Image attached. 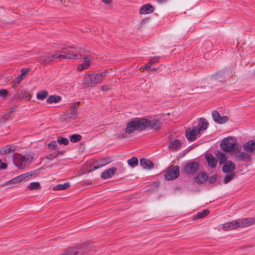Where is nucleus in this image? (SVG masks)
<instances>
[{"label": "nucleus", "instance_id": "4d7b16f0", "mask_svg": "<svg viewBox=\"0 0 255 255\" xmlns=\"http://www.w3.org/2000/svg\"><path fill=\"white\" fill-rule=\"evenodd\" d=\"M102 1L106 4H110L111 3V0H102Z\"/></svg>", "mask_w": 255, "mask_h": 255}, {"label": "nucleus", "instance_id": "680f3d73", "mask_svg": "<svg viewBox=\"0 0 255 255\" xmlns=\"http://www.w3.org/2000/svg\"><path fill=\"white\" fill-rule=\"evenodd\" d=\"M58 153L62 154V151H58Z\"/></svg>", "mask_w": 255, "mask_h": 255}, {"label": "nucleus", "instance_id": "f8f14e48", "mask_svg": "<svg viewBox=\"0 0 255 255\" xmlns=\"http://www.w3.org/2000/svg\"><path fill=\"white\" fill-rule=\"evenodd\" d=\"M236 169V164L231 160H227L223 165L222 170L225 173H234Z\"/></svg>", "mask_w": 255, "mask_h": 255}, {"label": "nucleus", "instance_id": "8fccbe9b", "mask_svg": "<svg viewBox=\"0 0 255 255\" xmlns=\"http://www.w3.org/2000/svg\"><path fill=\"white\" fill-rule=\"evenodd\" d=\"M17 106L16 105H14L12 107H11L10 108H9L8 109V111L7 112V113L8 114V115H11V114L15 111V110H16V109L17 108Z\"/></svg>", "mask_w": 255, "mask_h": 255}, {"label": "nucleus", "instance_id": "4be33fe9", "mask_svg": "<svg viewBox=\"0 0 255 255\" xmlns=\"http://www.w3.org/2000/svg\"><path fill=\"white\" fill-rule=\"evenodd\" d=\"M79 107V103H73L70 108V118L76 119L77 118V110Z\"/></svg>", "mask_w": 255, "mask_h": 255}, {"label": "nucleus", "instance_id": "ddd939ff", "mask_svg": "<svg viewBox=\"0 0 255 255\" xmlns=\"http://www.w3.org/2000/svg\"><path fill=\"white\" fill-rule=\"evenodd\" d=\"M243 149L248 153L255 152V140H250L243 145Z\"/></svg>", "mask_w": 255, "mask_h": 255}, {"label": "nucleus", "instance_id": "c03bdc74", "mask_svg": "<svg viewBox=\"0 0 255 255\" xmlns=\"http://www.w3.org/2000/svg\"><path fill=\"white\" fill-rule=\"evenodd\" d=\"M160 58V56L153 57L151 58H150L149 62H150V63H151L152 65L155 63L158 62Z\"/></svg>", "mask_w": 255, "mask_h": 255}, {"label": "nucleus", "instance_id": "603ef678", "mask_svg": "<svg viewBox=\"0 0 255 255\" xmlns=\"http://www.w3.org/2000/svg\"><path fill=\"white\" fill-rule=\"evenodd\" d=\"M151 65H152V64L151 63H150L149 62H148L145 65L144 69L146 70L150 71V70L151 69Z\"/></svg>", "mask_w": 255, "mask_h": 255}, {"label": "nucleus", "instance_id": "cd10ccee", "mask_svg": "<svg viewBox=\"0 0 255 255\" xmlns=\"http://www.w3.org/2000/svg\"><path fill=\"white\" fill-rule=\"evenodd\" d=\"M62 100L61 96L58 95H51L47 99L46 102L48 104L57 103L60 102Z\"/></svg>", "mask_w": 255, "mask_h": 255}, {"label": "nucleus", "instance_id": "09e8293b", "mask_svg": "<svg viewBox=\"0 0 255 255\" xmlns=\"http://www.w3.org/2000/svg\"><path fill=\"white\" fill-rule=\"evenodd\" d=\"M57 156V154L55 153H50L47 155L46 158L48 159V160H51L53 159L54 158H56Z\"/></svg>", "mask_w": 255, "mask_h": 255}, {"label": "nucleus", "instance_id": "20e7f679", "mask_svg": "<svg viewBox=\"0 0 255 255\" xmlns=\"http://www.w3.org/2000/svg\"><path fill=\"white\" fill-rule=\"evenodd\" d=\"M33 158V156L28 153L22 155L20 153H15L13 158L14 165L18 168L23 169L26 167L27 162H31Z\"/></svg>", "mask_w": 255, "mask_h": 255}, {"label": "nucleus", "instance_id": "a878e982", "mask_svg": "<svg viewBox=\"0 0 255 255\" xmlns=\"http://www.w3.org/2000/svg\"><path fill=\"white\" fill-rule=\"evenodd\" d=\"M216 156L219 160L220 164H224L226 161H227V157L225 154L222 151H217L216 153Z\"/></svg>", "mask_w": 255, "mask_h": 255}, {"label": "nucleus", "instance_id": "c9c22d12", "mask_svg": "<svg viewBox=\"0 0 255 255\" xmlns=\"http://www.w3.org/2000/svg\"><path fill=\"white\" fill-rule=\"evenodd\" d=\"M229 174L224 177L223 182L225 184L230 182L236 176V173H228Z\"/></svg>", "mask_w": 255, "mask_h": 255}, {"label": "nucleus", "instance_id": "2eb2a0df", "mask_svg": "<svg viewBox=\"0 0 255 255\" xmlns=\"http://www.w3.org/2000/svg\"><path fill=\"white\" fill-rule=\"evenodd\" d=\"M117 169L116 167H111L101 173V177L103 179H107L111 178L114 175L117 171Z\"/></svg>", "mask_w": 255, "mask_h": 255}, {"label": "nucleus", "instance_id": "2f4dec72", "mask_svg": "<svg viewBox=\"0 0 255 255\" xmlns=\"http://www.w3.org/2000/svg\"><path fill=\"white\" fill-rule=\"evenodd\" d=\"M23 180H24V177H23V176L22 175V174H21V175H18V176L11 179V180H9L7 182V184H16V183H18Z\"/></svg>", "mask_w": 255, "mask_h": 255}, {"label": "nucleus", "instance_id": "f257e3e1", "mask_svg": "<svg viewBox=\"0 0 255 255\" xmlns=\"http://www.w3.org/2000/svg\"><path fill=\"white\" fill-rule=\"evenodd\" d=\"M143 118H134L128 120L125 129H123L120 133H118L117 135L119 138H127L128 135L133 133L135 131L144 130Z\"/></svg>", "mask_w": 255, "mask_h": 255}, {"label": "nucleus", "instance_id": "e2e57ef3", "mask_svg": "<svg viewBox=\"0 0 255 255\" xmlns=\"http://www.w3.org/2000/svg\"><path fill=\"white\" fill-rule=\"evenodd\" d=\"M143 22H146V20H145V19H143Z\"/></svg>", "mask_w": 255, "mask_h": 255}, {"label": "nucleus", "instance_id": "6e6552de", "mask_svg": "<svg viewBox=\"0 0 255 255\" xmlns=\"http://www.w3.org/2000/svg\"><path fill=\"white\" fill-rule=\"evenodd\" d=\"M199 164L195 161L188 162L184 167L183 171L187 174H194L198 169Z\"/></svg>", "mask_w": 255, "mask_h": 255}, {"label": "nucleus", "instance_id": "37998d69", "mask_svg": "<svg viewBox=\"0 0 255 255\" xmlns=\"http://www.w3.org/2000/svg\"><path fill=\"white\" fill-rule=\"evenodd\" d=\"M48 147L51 149H55L57 147V141L55 140H52L48 143Z\"/></svg>", "mask_w": 255, "mask_h": 255}, {"label": "nucleus", "instance_id": "0e129e2a", "mask_svg": "<svg viewBox=\"0 0 255 255\" xmlns=\"http://www.w3.org/2000/svg\"><path fill=\"white\" fill-rule=\"evenodd\" d=\"M143 22H146V20H145V19H143Z\"/></svg>", "mask_w": 255, "mask_h": 255}, {"label": "nucleus", "instance_id": "5fc2aeb1", "mask_svg": "<svg viewBox=\"0 0 255 255\" xmlns=\"http://www.w3.org/2000/svg\"><path fill=\"white\" fill-rule=\"evenodd\" d=\"M50 58H51V59L52 61L53 62V60H54V59H56V58H59L58 54H52V55L50 56Z\"/></svg>", "mask_w": 255, "mask_h": 255}, {"label": "nucleus", "instance_id": "f704fd0d", "mask_svg": "<svg viewBox=\"0 0 255 255\" xmlns=\"http://www.w3.org/2000/svg\"><path fill=\"white\" fill-rule=\"evenodd\" d=\"M48 95V92L46 90H43L37 93L36 97L38 100H43L47 97Z\"/></svg>", "mask_w": 255, "mask_h": 255}, {"label": "nucleus", "instance_id": "c756f323", "mask_svg": "<svg viewBox=\"0 0 255 255\" xmlns=\"http://www.w3.org/2000/svg\"><path fill=\"white\" fill-rule=\"evenodd\" d=\"M38 60L43 65L49 64L52 63L50 56H42L39 57Z\"/></svg>", "mask_w": 255, "mask_h": 255}, {"label": "nucleus", "instance_id": "f3484780", "mask_svg": "<svg viewBox=\"0 0 255 255\" xmlns=\"http://www.w3.org/2000/svg\"><path fill=\"white\" fill-rule=\"evenodd\" d=\"M226 75V70H222L217 72L216 73L212 75L211 76L212 79L215 80H218L219 81H221L222 82H225L226 81L225 78Z\"/></svg>", "mask_w": 255, "mask_h": 255}, {"label": "nucleus", "instance_id": "a19ab883", "mask_svg": "<svg viewBox=\"0 0 255 255\" xmlns=\"http://www.w3.org/2000/svg\"><path fill=\"white\" fill-rule=\"evenodd\" d=\"M37 173L36 170L32 171L30 172H28L25 174H22V175L23 176L24 180H27L29 178V177H31L33 175Z\"/></svg>", "mask_w": 255, "mask_h": 255}, {"label": "nucleus", "instance_id": "ea45409f", "mask_svg": "<svg viewBox=\"0 0 255 255\" xmlns=\"http://www.w3.org/2000/svg\"><path fill=\"white\" fill-rule=\"evenodd\" d=\"M40 184L38 182H32L28 186V188L31 190L40 189Z\"/></svg>", "mask_w": 255, "mask_h": 255}, {"label": "nucleus", "instance_id": "bf43d9fd", "mask_svg": "<svg viewBox=\"0 0 255 255\" xmlns=\"http://www.w3.org/2000/svg\"><path fill=\"white\" fill-rule=\"evenodd\" d=\"M102 90H105V91H107L108 90V87L107 86H102V88H101Z\"/></svg>", "mask_w": 255, "mask_h": 255}, {"label": "nucleus", "instance_id": "5701e85b", "mask_svg": "<svg viewBox=\"0 0 255 255\" xmlns=\"http://www.w3.org/2000/svg\"><path fill=\"white\" fill-rule=\"evenodd\" d=\"M236 159L240 161H251L252 156L248 152H241L235 156Z\"/></svg>", "mask_w": 255, "mask_h": 255}, {"label": "nucleus", "instance_id": "864d4df0", "mask_svg": "<svg viewBox=\"0 0 255 255\" xmlns=\"http://www.w3.org/2000/svg\"><path fill=\"white\" fill-rule=\"evenodd\" d=\"M29 70L28 69H22L21 74H20L23 77V75H26L28 72Z\"/></svg>", "mask_w": 255, "mask_h": 255}, {"label": "nucleus", "instance_id": "dca6fc26", "mask_svg": "<svg viewBox=\"0 0 255 255\" xmlns=\"http://www.w3.org/2000/svg\"><path fill=\"white\" fill-rule=\"evenodd\" d=\"M205 157L210 167L214 168L217 166L218 159L214 157L212 154L208 153L205 155Z\"/></svg>", "mask_w": 255, "mask_h": 255}, {"label": "nucleus", "instance_id": "4c0bfd02", "mask_svg": "<svg viewBox=\"0 0 255 255\" xmlns=\"http://www.w3.org/2000/svg\"><path fill=\"white\" fill-rule=\"evenodd\" d=\"M82 137L80 134H74L69 137V139L72 142H77L80 141Z\"/></svg>", "mask_w": 255, "mask_h": 255}, {"label": "nucleus", "instance_id": "412c9836", "mask_svg": "<svg viewBox=\"0 0 255 255\" xmlns=\"http://www.w3.org/2000/svg\"><path fill=\"white\" fill-rule=\"evenodd\" d=\"M208 179V175L205 172H202L195 178V181L198 184H203Z\"/></svg>", "mask_w": 255, "mask_h": 255}, {"label": "nucleus", "instance_id": "423d86ee", "mask_svg": "<svg viewBox=\"0 0 255 255\" xmlns=\"http://www.w3.org/2000/svg\"><path fill=\"white\" fill-rule=\"evenodd\" d=\"M165 178L167 180H173L178 177L180 174V168L178 165H171L165 170Z\"/></svg>", "mask_w": 255, "mask_h": 255}, {"label": "nucleus", "instance_id": "a211bd4d", "mask_svg": "<svg viewBox=\"0 0 255 255\" xmlns=\"http://www.w3.org/2000/svg\"><path fill=\"white\" fill-rule=\"evenodd\" d=\"M154 10V7L150 3H147L142 6L139 10V13L140 14H150L152 13Z\"/></svg>", "mask_w": 255, "mask_h": 255}, {"label": "nucleus", "instance_id": "3c124183", "mask_svg": "<svg viewBox=\"0 0 255 255\" xmlns=\"http://www.w3.org/2000/svg\"><path fill=\"white\" fill-rule=\"evenodd\" d=\"M6 167V164L4 162H2L0 159V169H5Z\"/></svg>", "mask_w": 255, "mask_h": 255}, {"label": "nucleus", "instance_id": "9b49d317", "mask_svg": "<svg viewBox=\"0 0 255 255\" xmlns=\"http://www.w3.org/2000/svg\"><path fill=\"white\" fill-rule=\"evenodd\" d=\"M212 116L214 121L219 124H223L229 120V118L227 116H223L221 117L220 114L217 111H213L212 113Z\"/></svg>", "mask_w": 255, "mask_h": 255}, {"label": "nucleus", "instance_id": "e433bc0d", "mask_svg": "<svg viewBox=\"0 0 255 255\" xmlns=\"http://www.w3.org/2000/svg\"><path fill=\"white\" fill-rule=\"evenodd\" d=\"M128 163L131 167H134L138 165V161L136 157H133L128 160Z\"/></svg>", "mask_w": 255, "mask_h": 255}, {"label": "nucleus", "instance_id": "72a5a7b5", "mask_svg": "<svg viewBox=\"0 0 255 255\" xmlns=\"http://www.w3.org/2000/svg\"><path fill=\"white\" fill-rule=\"evenodd\" d=\"M70 187V183L69 182H66L64 183L63 184H58L56 186L53 187V189L54 191H58V190H62L67 189Z\"/></svg>", "mask_w": 255, "mask_h": 255}, {"label": "nucleus", "instance_id": "c85d7f7f", "mask_svg": "<svg viewBox=\"0 0 255 255\" xmlns=\"http://www.w3.org/2000/svg\"><path fill=\"white\" fill-rule=\"evenodd\" d=\"M181 146V143L179 139H175L172 141L169 145L168 147L172 150H176Z\"/></svg>", "mask_w": 255, "mask_h": 255}, {"label": "nucleus", "instance_id": "6ab92c4d", "mask_svg": "<svg viewBox=\"0 0 255 255\" xmlns=\"http://www.w3.org/2000/svg\"><path fill=\"white\" fill-rule=\"evenodd\" d=\"M209 126L208 121L204 118H201L199 120L197 127L198 132H200L202 130H206Z\"/></svg>", "mask_w": 255, "mask_h": 255}, {"label": "nucleus", "instance_id": "69168bd1", "mask_svg": "<svg viewBox=\"0 0 255 255\" xmlns=\"http://www.w3.org/2000/svg\"><path fill=\"white\" fill-rule=\"evenodd\" d=\"M230 75H229V74H228V75H227V77H230Z\"/></svg>", "mask_w": 255, "mask_h": 255}, {"label": "nucleus", "instance_id": "a18cd8bd", "mask_svg": "<svg viewBox=\"0 0 255 255\" xmlns=\"http://www.w3.org/2000/svg\"><path fill=\"white\" fill-rule=\"evenodd\" d=\"M8 93V91L6 89H2L0 90V96L2 98L6 97Z\"/></svg>", "mask_w": 255, "mask_h": 255}, {"label": "nucleus", "instance_id": "58836bf2", "mask_svg": "<svg viewBox=\"0 0 255 255\" xmlns=\"http://www.w3.org/2000/svg\"><path fill=\"white\" fill-rule=\"evenodd\" d=\"M58 143L60 144H63L64 145H67L69 144V141L68 138L59 136L57 140Z\"/></svg>", "mask_w": 255, "mask_h": 255}, {"label": "nucleus", "instance_id": "6e6d98bb", "mask_svg": "<svg viewBox=\"0 0 255 255\" xmlns=\"http://www.w3.org/2000/svg\"><path fill=\"white\" fill-rule=\"evenodd\" d=\"M10 116V115H8V114L7 113L6 114H5V115L3 116L2 118L4 120H7L9 118Z\"/></svg>", "mask_w": 255, "mask_h": 255}, {"label": "nucleus", "instance_id": "7c9ffc66", "mask_svg": "<svg viewBox=\"0 0 255 255\" xmlns=\"http://www.w3.org/2000/svg\"><path fill=\"white\" fill-rule=\"evenodd\" d=\"M15 150L14 146L11 145H7L3 147L0 150V153L1 154H5L11 151Z\"/></svg>", "mask_w": 255, "mask_h": 255}, {"label": "nucleus", "instance_id": "13d9d810", "mask_svg": "<svg viewBox=\"0 0 255 255\" xmlns=\"http://www.w3.org/2000/svg\"><path fill=\"white\" fill-rule=\"evenodd\" d=\"M158 2L160 3L167 2L168 0H156Z\"/></svg>", "mask_w": 255, "mask_h": 255}, {"label": "nucleus", "instance_id": "7ed1b4c3", "mask_svg": "<svg viewBox=\"0 0 255 255\" xmlns=\"http://www.w3.org/2000/svg\"><path fill=\"white\" fill-rule=\"evenodd\" d=\"M108 73V70L103 72L97 74H90L85 77L83 80V84L87 87H93L99 84L106 77Z\"/></svg>", "mask_w": 255, "mask_h": 255}, {"label": "nucleus", "instance_id": "aec40b11", "mask_svg": "<svg viewBox=\"0 0 255 255\" xmlns=\"http://www.w3.org/2000/svg\"><path fill=\"white\" fill-rule=\"evenodd\" d=\"M238 220L232 222H228L223 225V229L225 231L233 230L239 227L238 226Z\"/></svg>", "mask_w": 255, "mask_h": 255}, {"label": "nucleus", "instance_id": "de8ad7c7", "mask_svg": "<svg viewBox=\"0 0 255 255\" xmlns=\"http://www.w3.org/2000/svg\"><path fill=\"white\" fill-rule=\"evenodd\" d=\"M73 56H68L67 55H65L64 53H62L61 54H59L58 57L59 58H62V59H72Z\"/></svg>", "mask_w": 255, "mask_h": 255}, {"label": "nucleus", "instance_id": "0eeeda50", "mask_svg": "<svg viewBox=\"0 0 255 255\" xmlns=\"http://www.w3.org/2000/svg\"><path fill=\"white\" fill-rule=\"evenodd\" d=\"M143 119L145 130L148 128L155 131H158L160 129L162 123L160 119H154L152 120H149L145 118H143Z\"/></svg>", "mask_w": 255, "mask_h": 255}, {"label": "nucleus", "instance_id": "052dcab7", "mask_svg": "<svg viewBox=\"0 0 255 255\" xmlns=\"http://www.w3.org/2000/svg\"><path fill=\"white\" fill-rule=\"evenodd\" d=\"M153 70H156V69L155 68H152V69H150V71H153Z\"/></svg>", "mask_w": 255, "mask_h": 255}, {"label": "nucleus", "instance_id": "b1692460", "mask_svg": "<svg viewBox=\"0 0 255 255\" xmlns=\"http://www.w3.org/2000/svg\"><path fill=\"white\" fill-rule=\"evenodd\" d=\"M140 164L144 168L150 169L154 167V163L149 159L141 158L140 160Z\"/></svg>", "mask_w": 255, "mask_h": 255}, {"label": "nucleus", "instance_id": "f03ea898", "mask_svg": "<svg viewBox=\"0 0 255 255\" xmlns=\"http://www.w3.org/2000/svg\"><path fill=\"white\" fill-rule=\"evenodd\" d=\"M220 146L223 151L231 152L233 154L239 153L242 149V146L232 137L223 139L220 143Z\"/></svg>", "mask_w": 255, "mask_h": 255}, {"label": "nucleus", "instance_id": "473e14b6", "mask_svg": "<svg viewBox=\"0 0 255 255\" xmlns=\"http://www.w3.org/2000/svg\"><path fill=\"white\" fill-rule=\"evenodd\" d=\"M210 213V211L208 209H205L202 211L201 212H198L196 215L194 219L197 220L203 218L204 217L207 216Z\"/></svg>", "mask_w": 255, "mask_h": 255}, {"label": "nucleus", "instance_id": "49530a36", "mask_svg": "<svg viewBox=\"0 0 255 255\" xmlns=\"http://www.w3.org/2000/svg\"><path fill=\"white\" fill-rule=\"evenodd\" d=\"M217 180V175L214 174L211 176L209 178V183L211 184H213L215 183Z\"/></svg>", "mask_w": 255, "mask_h": 255}, {"label": "nucleus", "instance_id": "39448f33", "mask_svg": "<svg viewBox=\"0 0 255 255\" xmlns=\"http://www.w3.org/2000/svg\"><path fill=\"white\" fill-rule=\"evenodd\" d=\"M82 50L80 48H74L70 46L64 47L61 51H57L58 52L64 53L68 56H73L72 59H78V55L80 58L83 57Z\"/></svg>", "mask_w": 255, "mask_h": 255}, {"label": "nucleus", "instance_id": "9d476101", "mask_svg": "<svg viewBox=\"0 0 255 255\" xmlns=\"http://www.w3.org/2000/svg\"><path fill=\"white\" fill-rule=\"evenodd\" d=\"M240 228H247L255 224V217L247 218L238 220Z\"/></svg>", "mask_w": 255, "mask_h": 255}, {"label": "nucleus", "instance_id": "79ce46f5", "mask_svg": "<svg viewBox=\"0 0 255 255\" xmlns=\"http://www.w3.org/2000/svg\"><path fill=\"white\" fill-rule=\"evenodd\" d=\"M22 79L23 77L21 75H19L17 77H16L13 81V86H15L16 85L19 84L22 80Z\"/></svg>", "mask_w": 255, "mask_h": 255}, {"label": "nucleus", "instance_id": "4468645a", "mask_svg": "<svg viewBox=\"0 0 255 255\" xmlns=\"http://www.w3.org/2000/svg\"><path fill=\"white\" fill-rule=\"evenodd\" d=\"M31 98V95L26 90H22L19 93H17L15 96V99L20 100L29 101Z\"/></svg>", "mask_w": 255, "mask_h": 255}, {"label": "nucleus", "instance_id": "bb28decb", "mask_svg": "<svg viewBox=\"0 0 255 255\" xmlns=\"http://www.w3.org/2000/svg\"><path fill=\"white\" fill-rule=\"evenodd\" d=\"M83 59H84V62L80 64L78 67V70L79 71H82L84 70L87 69L89 66L90 65V60L86 58L85 56L83 55Z\"/></svg>", "mask_w": 255, "mask_h": 255}, {"label": "nucleus", "instance_id": "393cba45", "mask_svg": "<svg viewBox=\"0 0 255 255\" xmlns=\"http://www.w3.org/2000/svg\"><path fill=\"white\" fill-rule=\"evenodd\" d=\"M111 162V160L109 158H104L97 161L98 165H94L93 170H96L100 167L105 166Z\"/></svg>", "mask_w": 255, "mask_h": 255}, {"label": "nucleus", "instance_id": "1a4fd4ad", "mask_svg": "<svg viewBox=\"0 0 255 255\" xmlns=\"http://www.w3.org/2000/svg\"><path fill=\"white\" fill-rule=\"evenodd\" d=\"M197 130V127H196L188 128L186 129L185 135L188 140L193 141L197 139V135L200 133Z\"/></svg>", "mask_w": 255, "mask_h": 255}]
</instances>
